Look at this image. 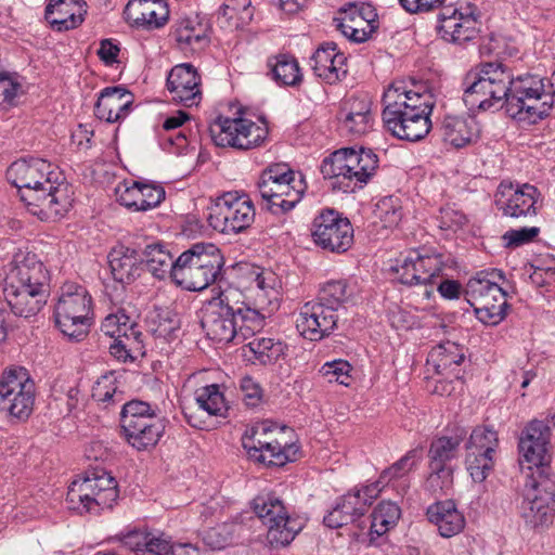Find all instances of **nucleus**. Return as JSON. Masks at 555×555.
Returning <instances> with one entry per match:
<instances>
[{"instance_id": "obj_19", "label": "nucleus", "mask_w": 555, "mask_h": 555, "mask_svg": "<svg viewBox=\"0 0 555 555\" xmlns=\"http://www.w3.org/2000/svg\"><path fill=\"white\" fill-rule=\"evenodd\" d=\"M526 526L538 529L547 527L555 517V475H543V470L533 479L532 488L527 491L519 508Z\"/></svg>"}, {"instance_id": "obj_6", "label": "nucleus", "mask_w": 555, "mask_h": 555, "mask_svg": "<svg viewBox=\"0 0 555 555\" xmlns=\"http://www.w3.org/2000/svg\"><path fill=\"white\" fill-rule=\"evenodd\" d=\"M223 258L214 244H195L177 259L175 283L188 291L208 287L219 275Z\"/></svg>"}, {"instance_id": "obj_42", "label": "nucleus", "mask_w": 555, "mask_h": 555, "mask_svg": "<svg viewBox=\"0 0 555 555\" xmlns=\"http://www.w3.org/2000/svg\"><path fill=\"white\" fill-rule=\"evenodd\" d=\"M146 328L155 337L170 340L180 328L178 315L169 309L155 308L146 317Z\"/></svg>"}, {"instance_id": "obj_3", "label": "nucleus", "mask_w": 555, "mask_h": 555, "mask_svg": "<svg viewBox=\"0 0 555 555\" xmlns=\"http://www.w3.org/2000/svg\"><path fill=\"white\" fill-rule=\"evenodd\" d=\"M513 82V73L504 64L482 63L466 75L463 100L469 108L488 111L504 104L507 108Z\"/></svg>"}, {"instance_id": "obj_53", "label": "nucleus", "mask_w": 555, "mask_h": 555, "mask_svg": "<svg viewBox=\"0 0 555 555\" xmlns=\"http://www.w3.org/2000/svg\"><path fill=\"white\" fill-rule=\"evenodd\" d=\"M117 202L132 211H142L140 208L141 198V182L124 181L120 182L115 189Z\"/></svg>"}, {"instance_id": "obj_11", "label": "nucleus", "mask_w": 555, "mask_h": 555, "mask_svg": "<svg viewBox=\"0 0 555 555\" xmlns=\"http://www.w3.org/2000/svg\"><path fill=\"white\" fill-rule=\"evenodd\" d=\"M306 188L302 175L284 164L270 166L258 183L261 197L270 204L271 209L276 208L282 212L292 210L300 202Z\"/></svg>"}, {"instance_id": "obj_23", "label": "nucleus", "mask_w": 555, "mask_h": 555, "mask_svg": "<svg viewBox=\"0 0 555 555\" xmlns=\"http://www.w3.org/2000/svg\"><path fill=\"white\" fill-rule=\"evenodd\" d=\"M480 25L479 18L469 7H446L439 14L438 31L443 40L463 44L477 38Z\"/></svg>"}, {"instance_id": "obj_63", "label": "nucleus", "mask_w": 555, "mask_h": 555, "mask_svg": "<svg viewBox=\"0 0 555 555\" xmlns=\"http://www.w3.org/2000/svg\"><path fill=\"white\" fill-rule=\"evenodd\" d=\"M440 228L443 230H456L462 228L466 222V216L451 207L440 209Z\"/></svg>"}, {"instance_id": "obj_17", "label": "nucleus", "mask_w": 555, "mask_h": 555, "mask_svg": "<svg viewBox=\"0 0 555 555\" xmlns=\"http://www.w3.org/2000/svg\"><path fill=\"white\" fill-rule=\"evenodd\" d=\"M313 244L326 253L345 254L353 244V227L348 218L326 208L317 215L310 228Z\"/></svg>"}, {"instance_id": "obj_36", "label": "nucleus", "mask_w": 555, "mask_h": 555, "mask_svg": "<svg viewBox=\"0 0 555 555\" xmlns=\"http://www.w3.org/2000/svg\"><path fill=\"white\" fill-rule=\"evenodd\" d=\"M142 259L137 250L119 245L108 254V263L115 281L129 284L140 275Z\"/></svg>"}, {"instance_id": "obj_30", "label": "nucleus", "mask_w": 555, "mask_h": 555, "mask_svg": "<svg viewBox=\"0 0 555 555\" xmlns=\"http://www.w3.org/2000/svg\"><path fill=\"white\" fill-rule=\"evenodd\" d=\"M86 8L83 0H50L44 16L53 29L69 30L83 22Z\"/></svg>"}, {"instance_id": "obj_61", "label": "nucleus", "mask_w": 555, "mask_h": 555, "mask_svg": "<svg viewBox=\"0 0 555 555\" xmlns=\"http://www.w3.org/2000/svg\"><path fill=\"white\" fill-rule=\"evenodd\" d=\"M371 116V103L366 99L350 98L344 102L339 117Z\"/></svg>"}, {"instance_id": "obj_7", "label": "nucleus", "mask_w": 555, "mask_h": 555, "mask_svg": "<svg viewBox=\"0 0 555 555\" xmlns=\"http://www.w3.org/2000/svg\"><path fill=\"white\" fill-rule=\"evenodd\" d=\"M117 499V481L104 469H94L75 479L66 495L68 507L79 514H99L104 509H111Z\"/></svg>"}, {"instance_id": "obj_16", "label": "nucleus", "mask_w": 555, "mask_h": 555, "mask_svg": "<svg viewBox=\"0 0 555 555\" xmlns=\"http://www.w3.org/2000/svg\"><path fill=\"white\" fill-rule=\"evenodd\" d=\"M35 403V383L24 367L11 366L0 376V410L18 420L30 416Z\"/></svg>"}, {"instance_id": "obj_8", "label": "nucleus", "mask_w": 555, "mask_h": 555, "mask_svg": "<svg viewBox=\"0 0 555 555\" xmlns=\"http://www.w3.org/2000/svg\"><path fill=\"white\" fill-rule=\"evenodd\" d=\"M503 279V272L494 269L478 272L466 283L465 299L474 308L477 319L485 324L495 325L505 317L506 293L499 284Z\"/></svg>"}, {"instance_id": "obj_46", "label": "nucleus", "mask_w": 555, "mask_h": 555, "mask_svg": "<svg viewBox=\"0 0 555 555\" xmlns=\"http://www.w3.org/2000/svg\"><path fill=\"white\" fill-rule=\"evenodd\" d=\"M431 357L436 358V367L439 372H451L454 367L461 365L465 359L463 347L452 341L439 345L431 353Z\"/></svg>"}, {"instance_id": "obj_64", "label": "nucleus", "mask_w": 555, "mask_h": 555, "mask_svg": "<svg viewBox=\"0 0 555 555\" xmlns=\"http://www.w3.org/2000/svg\"><path fill=\"white\" fill-rule=\"evenodd\" d=\"M240 389L247 405L254 406L261 400L262 389L253 377L244 376L241 379Z\"/></svg>"}, {"instance_id": "obj_1", "label": "nucleus", "mask_w": 555, "mask_h": 555, "mask_svg": "<svg viewBox=\"0 0 555 555\" xmlns=\"http://www.w3.org/2000/svg\"><path fill=\"white\" fill-rule=\"evenodd\" d=\"M52 165L41 158L14 162L7 170L8 180L18 190L28 211L40 220H56L72 207L68 184L53 179Z\"/></svg>"}, {"instance_id": "obj_47", "label": "nucleus", "mask_w": 555, "mask_h": 555, "mask_svg": "<svg viewBox=\"0 0 555 555\" xmlns=\"http://www.w3.org/2000/svg\"><path fill=\"white\" fill-rule=\"evenodd\" d=\"M352 365L343 359L325 362L319 370L320 375L327 383H337L349 387L353 383Z\"/></svg>"}, {"instance_id": "obj_13", "label": "nucleus", "mask_w": 555, "mask_h": 555, "mask_svg": "<svg viewBox=\"0 0 555 555\" xmlns=\"http://www.w3.org/2000/svg\"><path fill=\"white\" fill-rule=\"evenodd\" d=\"M256 209L245 193L225 192L208 207L207 221L223 234H237L247 230L255 221Z\"/></svg>"}, {"instance_id": "obj_15", "label": "nucleus", "mask_w": 555, "mask_h": 555, "mask_svg": "<svg viewBox=\"0 0 555 555\" xmlns=\"http://www.w3.org/2000/svg\"><path fill=\"white\" fill-rule=\"evenodd\" d=\"M209 132L217 146L250 150L264 142L269 130L264 120L257 124L244 117L219 116L210 124Z\"/></svg>"}, {"instance_id": "obj_51", "label": "nucleus", "mask_w": 555, "mask_h": 555, "mask_svg": "<svg viewBox=\"0 0 555 555\" xmlns=\"http://www.w3.org/2000/svg\"><path fill=\"white\" fill-rule=\"evenodd\" d=\"M499 439L495 430L488 427H476L470 434L467 444L468 451L481 453H495Z\"/></svg>"}, {"instance_id": "obj_33", "label": "nucleus", "mask_w": 555, "mask_h": 555, "mask_svg": "<svg viewBox=\"0 0 555 555\" xmlns=\"http://www.w3.org/2000/svg\"><path fill=\"white\" fill-rule=\"evenodd\" d=\"M249 288L254 292L256 307L276 308L279 301V280L274 272L260 267H251L247 272Z\"/></svg>"}, {"instance_id": "obj_12", "label": "nucleus", "mask_w": 555, "mask_h": 555, "mask_svg": "<svg viewBox=\"0 0 555 555\" xmlns=\"http://www.w3.org/2000/svg\"><path fill=\"white\" fill-rule=\"evenodd\" d=\"M285 427H271L260 424L243 439V447L250 459L268 466H283L293 461L297 447L286 439L289 434Z\"/></svg>"}, {"instance_id": "obj_9", "label": "nucleus", "mask_w": 555, "mask_h": 555, "mask_svg": "<svg viewBox=\"0 0 555 555\" xmlns=\"http://www.w3.org/2000/svg\"><path fill=\"white\" fill-rule=\"evenodd\" d=\"M92 315V299L87 289L65 284L54 308L55 323L61 332L70 339L80 340L88 333Z\"/></svg>"}, {"instance_id": "obj_40", "label": "nucleus", "mask_w": 555, "mask_h": 555, "mask_svg": "<svg viewBox=\"0 0 555 555\" xmlns=\"http://www.w3.org/2000/svg\"><path fill=\"white\" fill-rule=\"evenodd\" d=\"M143 261L147 270L157 279L170 276L175 282L177 260H173L170 251L162 244L146 246L143 253Z\"/></svg>"}, {"instance_id": "obj_58", "label": "nucleus", "mask_w": 555, "mask_h": 555, "mask_svg": "<svg viewBox=\"0 0 555 555\" xmlns=\"http://www.w3.org/2000/svg\"><path fill=\"white\" fill-rule=\"evenodd\" d=\"M165 194L163 186L141 182V210L146 211L158 206L165 199Z\"/></svg>"}, {"instance_id": "obj_57", "label": "nucleus", "mask_w": 555, "mask_h": 555, "mask_svg": "<svg viewBox=\"0 0 555 555\" xmlns=\"http://www.w3.org/2000/svg\"><path fill=\"white\" fill-rule=\"evenodd\" d=\"M117 387L113 374L101 376L92 388V398L102 403H109L116 393Z\"/></svg>"}, {"instance_id": "obj_18", "label": "nucleus", "mask_w": 555, "mask_h": 555, "mask_svg": "<svg viewBox=\"0 0 555 555\" xmlns=\"http://www.w3.org/2000/svg\"><path fill=\"white\" fill-rule=\"evenodd\" d=\"M241 297L237 289L227 288L207 302L201 324L207 337L217 343L228 344L237 336L233 299Z\"/></svg>"}, {"instance_id": "obj_21", "label": "nucleus", "mask_w": 555, "mask_h": 555, "mask_svg": "<svg viewBox=\"0 0 555 555\" xmlns=\"http://www.w3.org/2000/svg\"><path fill=\"white\" fill-rule=\"evenodd\" d=\"M541 193L532 184L502 181L494 194V204L504 217L526 219L538 214Z\"/></svg>"}, {"instance_id": "obj_41", "label": "nucleus", "mask_w": 555, "mask_h": 555, "mask_svg": "<svg viewBox=\"0 0 555 555\" xmlns=\"http://www.w3.org/2000/svg\"><path fill=\"white\" fill-rule=\"evenodd\" d=\"M207 27L198 16H186L180 18L173 29V36L181 49H196L206 41Z\"/></svg>"}, {"instance_id": "obj_28", "label": "nucleus", "mask_w": 555, "mask_h": 555, "mask_svg": "<svg viewBox=\"0 0 555 555\" xmlns=\"http://www.w3.org/2000/svg\"><path fill=\"white\" fill-rule=\"evenodd\" d=\"M311 66L314 74L330 85L341 80L348 73L347 57L337 50L335 42L319 47L311 57Z\"/></svg>"}, {"instance_id": "obj_14", "label": "nucleus", "mask_w": 555, "mask_h": 555, "mask_svg": "<svg viewBox=\"0 0 555 555\" xmlns=\"http://www.w3.org/2000/svg\"><path fill=\"white\" fill-rule=\"evenodd\" d=\"M120 415L125 439L139 451L156 446L165 430L163 420L146 402L132 400L124 405Z\"/></svg>"}, {"instance_id": "obj_5", "label": "nucleus", "mask_w": 555, "mask_h": 555, "mask_svg": "<svg viewBox=\"0 0 555 555\" xmlns=\"http://www.w3.org/2000/svg\"><path fill=\"white\" fill-rule=\"evenodd\" d=\"M554 90L548 78L526 75L514 78L507 98V115L519 122L534 125L547 117L554 105Z\"/></svg>"}, {"instance_id": "obj_45", "label": "nucleus", "mask_w": 555, "mask_h": 555, "mask_svg": "<svg viewBox=\"0 0 555 555\" xmlns=\"http://www.w3.org/2000/svg\"><path fill=\"white\" fill-rule=\"evenodd\" d=\"M194 399L211 416H224L228 410L224 396L217 384L196 389Z\"/></svg>"}, {"instance_id": "obj_34", "label": "nucleus", "mask_w": 555, "mask_h": 555, "mask_svg": "<svg viewBox=\"0 0 555 555\" xmlns=\"http://www.w3.org/2000/svg\"><path fill=\"white\" fill-rule=\"evenodd\" d=\"M426 516L443 538L454 537L465 527V518L452 500L439 501L429 505Z\"/></svg>"}, {"instance_id": "obj_37", "label": "nucleus", "mask_w": 555, "mask_h": 555, "mask_svg": "<svg viewBox=\"0 0 555 555\" xmlns=\"http://www.w3.org/2000/svg\"><path fill=\"white\" fill-rule=\"evenodd\" d=\"M422 454L418 450L413 449L404 454L400 460L395 462L389 468L384 469L385 490H393L399 496L406 493L410 488L409 474L420 462Z\"/></svg>"}, {"instance_id": "obj_2", "label": "nucleus", "mask_w": 555, "mask_h": 555, "mask_svg": "<svg viewBox=\"0 0 555 555\" xmlns=\"http://www.w3.org/2000/svg\"><path fill=\"white\" fill-rule=\"evenodd\" d=\"M435 105L431 91L412 92L404 81H395L384 90V127L399 140L421 141L433 127Z\"/></svg>"}, {"instance_id": "obj_44", "label": "nucleus", "mask_w": 555, "mask_h": 555, "mask_svg": "<svg viewBox=\"0 0 555 555\" xmlns=\"http://www.w3.org/2000/svg\"><path fill=\"white\" fill-rule=\"evenodd\" d=\"M463 439L462 434H456L452 437L443 436L433 440L428 451L429 465L449 466L448 462L457 456Z\"/></svg>"}, {"instance_id": "obj_43", "label": "nucleus", "mask_w": 555, "mask_h": 555, "mask_svg": "<svg viewBox=\"0 0 555 555\" xmlns=\"http://www.w3.org/2000/svg\"><path fill=\"white\" fill-rule=\"evenodd\" d=\"M272 77L285 86H296L302 80V74L297 60L287 53H280L268 60Z\"/></svg>"}, {"instance_id": "obj_49", "label": "nucleus", "mask_w": 555, "mask_h": 555, "mask_svg": "<svg viewBox=\"0 0 555 555\" xmlns=\"http://www.w3.org/2000/svg\"><path fill=\"white\" fill-rule=\"evenodd\" d=\"M250 351L262 364H270L280 359L284 353V345L272 338L256 337L248 344Z\"/></svg>"}, {"instance_id": "obj_62", "label": "nucleus", "mask_w": 555, "mask_h": 555, "mask_svg": "<svg viewBox=\"0 0 555 555\" xmlns=\"http://www.w3.org/2000/svg\"><path fill=\"white\" fill-rule=\"evenodd\" d=\"M231 532L225 525L209 528L204 533L205 543L215 550L223 548L230 541Z\"/></svg>"}, {"instance_id": "obj_22", "label": "nucleus", "mask_w": 555, "mask_h": 555, "mask_svg": "<svg viewBox=\"0 0 555 555\" xmlns=\"http://www.w3.org/2000/svg\"><path fill=\"white\" fill-rule=\"evenodd\" d=\"M333 24L352 42H364L379 27L378 13L370 3H348L340 8Z\"/></svg>"}, {"instance_id": "obj_32", "label": "nucleus", "mask_w": 555, "mask_h": 555, "mask_svg": "<svg viewBox=\"0 0 555 555\" xmlns=\"http://www.w3.org/2000/svg\"><path fill=\"white\" fill-rule=\"evenodd\" d=\"M133 98L122 87H107L100 93L95 104V115L107 122L124 119L130 112Z\"/></svg>"}, {"instance_id": "obj_48", "label": "nucleus", "mask_w": 555, "mask_h": 555, "mask_svg": "<svg viewBox=\"0 0 555 555\" xmlns=\"http://www.w3.org/2000/svg\"><path fill=\"white\" fill-rule=\"evenodd\" d=\"M430 474L425 489L434 495H448L453 487V469L451 466L429 465Z\"/></svg>"}, {"instance_id": "obj_54", "label": "nucleus", "mask_w": 555, "mask_h": 555, "mask_svg": "<svg viewBox=\"0 0 555 555\" xmlns=\"http://www.w3.org/2000/svg\"><path fill=\"white\" fill-rule=\"evenodd\" d=\"M157 538H159V533L147 530H133L124 534L120 541L125 547L140 554L150 548Z\"/></svg>"}, {"instance_id": "obj_60", "label": "nucleus", "mask_w": 555, "mask_h": 555, "mask_svg": "<svg viewBox=\"0 0 555 555\" xmlns=\"http://www.w3.org/2000/svg\"><path fill=\"white\" fill-rule=\"evenodd\" d=\"M220 12L228 18L240 16V18H251L250 0H225Z\"/></svg>"}, {"instance_id": "obj_27", "label": "nucleus", "mask_w": 555, "mask_h": 555, "mask_svg": "<svg viewBox=\"0 0 555 555\" xmlns=\"http://www.w3.org/2000/svg\"><path fill=\"white\" fill-rule=\"evenodd\" d=\"M167 89L172 101L183 106H196L202 101L201 76L191 64L177 65L169 72Z\"/></svg>"}, {"instance_id": "obj_10", "label": "nucleus", "mask_w": 555, "mask_h": 555, "mask_svg": "<svg viewBox=\"0 0 555 555\" xmlns=\"http://www.w3.org/2000/svg\"><path fill=\"white\" fill-rule=\"evenodd\" d=\"M251 508L267 527V539L273 547L288 545L304 528V521L289 515L284 502L273 493L257 495Z\"/></svg>"}, {"instance_id": "obj_31", "label": "nucleus", "mask_w": 555, "mask_h": 555, "mask_svg": "<svg viewBox=\"0 0 555 555\" xmlns=\"http://www.w3.org/2000/svg\"><path fill=\"white\" fill-rule=\"evenodd\" d=\"M3 293L13 313L21 318L28 319L36 315L47 304L46 286L3 288Z\"/></svg>"}, {"instance_id": "obj_39", "label": "nucleus", "mask_w": 555, "mask_h": 555, "mask_svg": "<svg viewBox=\"0 0 555 555\" xmlns=\"http://www.w3.org/2000/svg\"><path fill=\"white\" fill-rule=\"evenodd\" d=\"M237 336L243 339H247L259 333L264 326V314L262 311L266 309L250 308L244 301L240 300V297L233 299ZM268 311L273 310L272 308L267 309Z\"/></svg>"}, {"instance_id": "obj_29", "label": "nucleus", "mask_w": 555, "mask_h": 555, "mask_svg": "<svg viewBox=\"0 0 555 555\" xmlns=\"http://www.w3.org/2000/svg\"><path fill=\"white\" fill-rule=\"evenodd\" d=\"M130 23L145 29H158L169 20V8L165 0H130L125 9Z\"/></svg>"}, {"instance_id": "obj_59", "label": "nucleus", "mask_w": 555, "mask_h": 555, "mask_svg": "<svg viewBox=\"0 0 555 555\" xmlns=\"http://www.w3.org/2000/svg\"><path fill=\"white\" fill-rule=\"evenodd\" d=\"M402 206L399 197H384V228H396L402 219Z\"/></svg>"}, {"instance_id": "obj_24", "label": "nucleus", "mask_w": 555, "mask_h": 555, "mask_svg": "<svg viewBox=\"0 0 555 555\" xmlns=\"http://www.w3.org/2000/svg\"><path fill=\"white\" fill-rule=\"evenodd\" d=\"M552 431L550 426L543 421H531L521 431L518 441V450L521 462H527L531 466L538 467V474L550 460Z\"/></svg>"}, {"instance_id": "obj_20", "label": "nucleus", "mask_w": 555, "mask_h": 555, "mask_svg": "<svg viewBox=\"0 0 555 555\" xmlns=\"http://www.w3.org/2000/svg\"><path fill=\"white\" fill-rule=\"evenodd\" d=\"M442 268L440 255L430 254L426 249H411L390 264L388 273L401 284L416 285L431 282Z\"/></svg>"}, {"instance_id": "obj_35", "label": "nucleus", "mask_w": 555, "mask_h": 555, "mask_svg": "<svg viewBox=\"0 0 555 555\" xmlns=\"http://www.w3.org/2000/svg\"><path fill=\"white\" fill-rule=\"evenodd\" d=\"M479 131L478 122L472 116L448 115L441 125L443 141L455 149L464 147L476 141Z\"/></svg>"}, {"instance_id": "obj_4", "label": "nucleus", "mask_w": 555, "mask_h": 555, "mask_svg": "<svg viewBox=\"0 0 555 555\" xmlns=\"http://www.w3.org/2000/svg\"><path fill=\"white\" fill-rule=\"evenodd\" d=\"M378 156L371 150L344 147L322 162L321 172L333 190L353 192L376 173Z\"/></svg>"}, {"instance_id": "obj_56", "label": "nucleus", "mask_w": 555, "mask_h": 555, "mask_svg": "<svg viewBox=\"0 0 555 555\" xmlns=\"http://www.w3.org/2000/svg\"><path fill=\"white\" fill-rule=\"evenodd\" d=\"M182 412L185 421L192 427L197 429H207L209 427L211 415L208 414L206 410L202 409L195 399L192 402L184 404Z\"/></svg>"}, {"instance_id": "obj_50", "label": "nucleus", "mask_w": 555, "mask_h": 555, "mask_svg": "<svg viewBox=\"0 0 555 555\" xmlns=\"http://www.w3.org/2000/svg\"><path fill=\"white\" fill-rule=\"evenodd\" d=\"M466 465L473 480L475 482H482L493 468V453L468 451Z\"/></svg>"}, {"instance_id": "obj_25", "label": "nucleus", "mask_w": 555, "mask_h": 555, "mask_svg": "<svg viewBox=\"0 0 555 555\" xmlns=\"http://www.w3.org/2000/svg\"><path fill=\"white\" fill-rule=\"evenodd\" d=\"M338 314L332 307L319 301L307 302L296 317V328L309 340H320L330 335L337 325Z\"/></svg>"}, {"instance_id": "obj_55", "label": "nucleus", "mask_w": 555, "mask_h": 555, "mask_svg": "<svg viewBox=\"0 0 555 555\" xmlns=\"http://www.w3.org/2000/svg\"><path fill=\"white\" fill-rule=\"evenodd\" d=\"M337 504L344 511L346 519L350 522L362 516L366 511V502L362 501L361 492L359 490L348 492Z\"/></svg>"}, {"instance_id": "obj_26", "label": "nucleus", "mask_w": 555, "mask_h": 555, "mask_svg": "<svg viewBox=\"0 0 555 555\" xmlns=\"http://www.w3.org/2000/svg\"><path fill=\"white\" fill-rule=\"evenodd\" d=\"M48 276L43 263L33 253H16L10 263L3 288L46 286Z\"/></svg>"}, {"instance_id": "obj_52", "label": "nucleus", "mask_w": 555, "mask_h": 555, "mask_svg": "<svg viewBox=\"0 0 555 555\" xmlns=\"http://www.w3.org/2000/svg\"><path fill=\"white\" fill-rule=\"evenodd\" d=\"M347 284L344 281L327 282L319 293V302L337 310L347 300Z\"/></svg>"}, {"instance_id": "obj_38", "label": "nucleus", "mask_w": 555, "mask_h": 555, "mask_svg": "<svg viewBox=\"0 0 555 555\" xmlns=\"http://www.w3.org/2000/svg\"><path fill=\"white\" fill-rule=\"evenodd\" d=\"M101 331L108 337H125L133 343H141V332L135 320L124 308L107 314L101 324Z\"/></svg>"}]
</instances>
